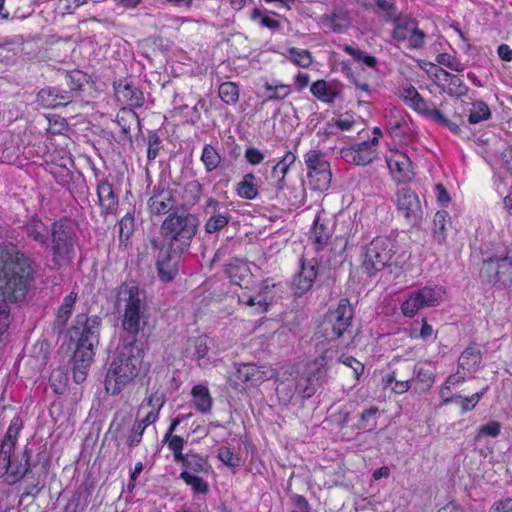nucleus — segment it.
Masks as SVG:
<instances>
[{
    "label": "nucleus",
    "mask_w": 512,
    "mask_h": 512,
    "mask_svg": "<svg viewBox=\"0 0 512 512\" xmlns=\"http://www.w3.org/2000/svg\"><path fill=\"white\" fill-rule=\"evenodd\" d=\"M36 274V263L13 243L0 245V301L26 298Z\"/></svg>",
    "instance_id": "f257e3e1"
},
{
    "label": "nucleus",
    "mask_w": 512,
    "mask_h": 512,
    "mask_svg": "<svg viewBox=\"0 0 512 512\" xmlns=\"http://www.w3.org/2000/svg\"><path fill=\"white\" fill-rule=\"evenodd\" d=\"M102 318L86 313L77 314L68 330L70 343L74 345L73 379L82 383L94 361L95 349L99 345Z\"/></svg>",
    "instance_id": "f03ea898"
},
{
    "label": "nucleus",
    "mask_w": 512,
    "mask_h": 512,
    "mask_svg": "<svg viewBox=\"0 0 512 512\" xmlns=\"http://www.w3.org/2000/svg\"><path fill=\"white\" fill-rule=\"evenodd\" d=\"M115 307L123 313L121 341L145 345L144 336H140L148 318L145 292L132 281L124 282L116 289Z\"/></svg>",
    "instance_id": "7ed1b4c3"
},
{
    "label": "nucleus",
    "mask_w": 512,
    "mask_h": 512,
    "mask_svg": "<svg viewBox=\"0 0 512 512\" xmlns=\"http://www.w3.org/2000/svg\"><path fill=\"white\" fill-rule=\"evenodd\" d=\"M144 346L121 341L105 376L107 394L119 395L138 376L144 359Z\"/></svg>",
    "instance_id": "20e7f679"
},
{
    "label": "nucleus",
    "mask_w": 512,
    "mask_h": 512,
    "mask_svg": "<svg viewBox=\"0 0 512 512\" xmlns=\"http://www.w3.org/2000/svg\"><path fill=\"white\" fill-rule=\"evenodd\" d=\"M48 236L49 242L44 248L49 249L52 263L57 267L72 264L79 241L73 221L68 217L53 221Z\"/></svg>",
    "instance_id": "39448f33"
},
{
    "label": "nucleus",
    "mask_w": 512,
    "mask_h": 512,
    "mask_svg": "<svg viewBox=\"0 0 512 512\" xmlns=\"http://www.w3.org/2000/svg\"><path fill=\"white\" fill-rule=\"evenodd\" d=\"M199 224V218L195 214L174 211L160 225V241L172 250L187 252L198 232Z\"/></svg>",
    "instance_id": "423d86ee"
},
{
    "label": "nucleus",
    "mask_w": 512,
    "mask_h": 512,
    "mask_svg": "<svg viewBox=\"0 0 512 512\" xmlns=\"http://www.w3.org/2000/svg\"><path fill=\"white\" fill-rule=\"evenodd\" d=\"M22 460L24 462L17 465L11 462L8 472L15 481L25 480L23 496L35 497L45 485L49 460L42 453H37L36 458L32 459L31 450L28 448H25Z\"/></svg>",
    "instance_id": "0eeeda50"
},
{
    "label": "nucleus",
    "mask_w": 512,
    "mask_h": 512,
    "mask_svg": "<svg viewBox=\"0 0 512 512\" xmlns=\"http://www.w3.org/2000/svg\"><path fill=\"white\" fill-rule=\"evenodd\" d=\"M397 251V242L391 236L375 237L364 247L362 254V268L364 272L373 277L388 267Z\"/></svg>",
    "instance_id": "6e6552de"
},
{
    "label": "nucleus",
    "mask_w": 512,
    "mask_h": 512,
    "mask_svg": "<svg viewBox=\"0 0 512 512\" xmlns=\"http://www.w3.org/2000/svg\"><path fill=\"white\" fill-rule=\"evenodd\" d=\"M482 279L500 287L512 285V244L483 261Z\"/></svg>",
    "instance_id": "1a4fd4ad"
},
{
    "label": "nucleus",
    "mask_w": 512,
    "mask_h": 512,
    "mask_svg": "<svg viewBox=\"0 0 512 512\" xmlns=\"http://www.w3.org/2000/svg\"><path fill=\"white\" fill-rule=\"evenodd\" d=\"M335 355V350L326 349L309 365L308 376L300 378L295 383V390L301 398L308 399L312 397L319 387L325 382L327 369Z\"/></svg>",
    "instance_id": "9d476101"
},
{
    "label": "nucleus",
    "mask_w": 512,
    "mask_h": 512,
    "mask_svg": "<svg viewBox=\"0 0 512 512\" xmlns=\"http://www.w3.org/2000/svg\"><path fill=\"white\" fill-rule=\"evenodd\" d=\"M354 318V307L349 299L339 300L337 307L330 311L323 323L322 329L328 341L337 340L345 334L352 336V322Z\"/></svg>",
    "instance_id": "9b49d317"
},
{
    "label": "nucleus",
    "mask_w": 512,
    "mask_h": 512,
    "mask_svg": "<svg viewBox=\"0 0 512 512\" xmlns=\"http://www.w3.org/2000/svg\"><path fill=\"white\" fill-rule=\"evenodd\" d=\"M150 244L151 248L157 252L155 267L158 278L164 283L172 282L179 273L180 259L185 252L178 249L172 250L158 238H152Z\"/></svg>",
    "instance_id": "f8f14e48"
},
{
    "label": "nucleus",
    "mask_w": 512,
    "mask_h": 512,
    "mask_svg": "<svg viewBox=\"0 0 512 512\" xmlns=\"http://www.w3.org/2000/svg\"><path fill=\"white\" fill-rule=\"evenodd\" d=\"M446 290L441 285H427L412 291L401 304V311L406 317H414L419 310L436 307L444 301Z\"/></svg>",
    "instance_id": "ddd939ff"
},
{
    "label": "nucleus",
    "mask_w": 512,
    "mask_h": 512,
    "mask_svg": "<svg viewBox=\"0 0 512 512\" xmlns=\"http://www.w3.org/2000/svg\"><path fill=\"white\" fill-rule=\"evenodd\" d=\"M309 185L313 190L326 191L331 184L332 172L325 154L311 149L304 155Z\"/></svg>",
    "instance_id": "4468645a"
},
{
    "label": "nucleus",
    "mask_w": 512,
    "mask_h": 512,
    "mask_svg": "<svg viewBox=\"0 0 512 512\" xmlns=\"http://www.w3.org/2000/svg\"><path fill=\"white\" fill-rule=\"evenodd\" d=\"M377 146L378 137H372L369 140L342 147L339 155L347 164L367 166L377 158Z\"/></svg>",
    "instance_id": "2eb2a0df"
},
{
    "label": "nucleus",
    "mask_w": 512,
    "mask_h": 512,
    "mask_svg": "<svg viewBox=\"0 0 512 512\" xmlns=\"http://www.w3.org/2000/svg\"><path fill=\"white\" fill-rule=\"evenodd\" d=\"M394 42L402 43L408 41V48L421 49L425 44L426 34L418 28V22L410 16H404L394 25L391 32Z\"/></svg>",
    "instance_id": "dca6fc26"
},
{
    "label": "nucleus",
    "mask_w": 512,
    "mask_h": 512,
    "mask_svg": "<svg viewBox=\"0 0 512 512\" xmlns=\"http://www.w3.org/2000/svg\"><path fill=\"white\" fill-rule=\"evenodd\" d=\"M398 211L412 227L418 226L423 219V209L419 196L409 187H403L396 192Z\"/></svg>",
    "instance_id": "f3484780"
},
{
    "label": "nucleus",
    "mask_w": 512,
    "mask_h": 512,
    "mask_svg": "<svg viewBox=\"0 0 512 512\" xmlns=\"http://www.w3.org/2000/svg\"><path fill=\"white\" fill-rule=\"evenodd\" d=\"M203 212L208 216L204 223L206 234L215 235L225 229L232 216L225 204L213 197H209L203 207Z\"/></svg>",
    "instance_id": "a211bd4d"
},
{
    "label": "nucleus",
    "mask_w": 512,
    "mask_h": 512,
    "mask_svg": "<svg viewBox=\"0 0 512 512\" xmlns=\"http://www.w3.org/2000/svg\"><path fill=\"white\" fill-rule=\"evenodd\" d=\"M318 266L316 258H300L299 271L292 280V290L296 296H302L312 289L318 275Z\"/></svg>",
    "instance_id": "6ab92c4d"
},
{
    "label": "nucleus",
    "mask_w": 512,
    "mask_h": 512,
    "mask_svg": "<svg viewBox=\"0 0 512 512\" xmlns=\"http://www.w3.org/2000/svg\"><path fill=\"white\" fill-rule=\"evenodd\" d=\"M22 427V419L19 416L13 417L4 439L0 441V474L8 473L9 467H11L12 452Z\"/></svg>",
    "instance_id": "aec40b11"
},
{
    "label": "nucleus",
    "mask_w": 512,
    "mask_h": 512,
    "mask_svg": "<svg viewBox=\"0 0 512 512\" xmlns=\"http://www.w3.org/2000/svg\"><path fill=\"white\" fill-rule=\"evenodd\" d=\"M276 284L271 279H265L258 283L255 287L252 285L249 290H253L254 293L243 292L239 295V301L250 307H257L259 313L268 311L269 300L271 299L270 294Z\"/></svg>",
    "instance_id": "412c9836"
},
{
    "label": "nucleus",
    "mask_w": 512,
    "mask_h": 512,
    "mask_svg": "<svg viewBox=\"0 0 512 512\" xmlns=\"http://www.w3.org/2000/svg\"><path fill=\"white\" fill-rule=\"evenodd\" d=\"M386 162L393 179L398 183L409 182L415 176L413 163L404 152L391 151L386 156Z\"/></svg>",
    "instance_id": "4be33fe9"
},
{
    "label": "nucleus",
    "mask_w": 512,
    "mask_h": 512,
    "mask_svg": "<svg viewBox=\"0 0 512 512\" xmlns=\"http://www.w3.org/2000/svg\"><path fill=\"white\" fill-rule=\"evenodd\" d=\"M236 371L230 381L233 382L234 387L240 384H247L254 386L268 380L271 374L263 367H259L252 363H241L235 365Z\"/></svg>",
    "instance_id": "5701e85b"
},
{
    "label": "nucleus",
    "mask_w": 512,
    "mask_h": 512,
    "mask_svg": "<svg viewBox=\"0 0 512 512\" xmlns=\"http://www.w3.org/2000/svg\"><path fill=\"white\" fill-rule=\"evenodd\" d=\"M36 102L43 108L57 109L73 102L72 93L62 86H46L36 96Z\"/></svg>",
    "instance_id": "b1692460"
},
{
    "label": "nucleus",
    "mask_w": 512,
    "mask_h": 512,
    "mask_svg": "<svg viewBox=\"0 0 512 512\" xmlns=\"http://www.w3.org/2000/svg\"><path fill=\"white\" fill-rule=\"evenodd\" d=\"M175 203L176 199L173 189L157 185L153 188L152 194L148 199V209L151 215H164L174 208Z\"/></svg>",
    "instance_id": "393cba45"
},
{
    "label": "nucleus",
    "mask_w": 512,
    "mask_h": 512,
    "mask_svg": "<svg viewBox=\"0 0 512 512\" xmlns=\"http://www.w3.org/2000/svg\"><path fill=\"white\" fill-rule=\"evenodd\" d=\"M332 234L331 221L317 214L309 232V241L314 246V250L316 252L322 251L328 245Z\"/></svg>",
    "instance_id": "a878e982"
},
{
    "label": "nucleus",
    "mask_w": 512,
    "mask_h": 512,
    "mask_svg": "<svg viewBox=\"0 0 512 512\" xmlns=\"http://www.w3.org/2000/svg\"><path fill=\"white\" fill-rule=\"evenodd\" d=\"M411 379L414 385V391L417 393H425L429 391L435 383V367L428 361L418 362L414 365Z\"/></svg>",
    "instance_id": "bb28decb"
},
{
    "label": "nucleus",
    "mask_w": 512,
    "mask_h": 512,
    "mask_svg": "<svg viewBox=\"0 0 512 512\" xmlns=\"http://www.w3.org/2000/svg\"><path fill=\"white\" fill-rule=\"evenodd\" d=\"M226 273L233 284L239 285L242 289L249 290L254 284L253 274L248 264L238 258L232 259L226 265Z\"/></svg>",
    "instance_id": "cd10ccee"
},
{
    "label": "nucleus",
    "mask_w": 512,
    "mask_h": 512,
    "mask_svg": "<svg viewBox=\"0 0 512 512\" xmlns=\"http://www.w3.org/2000/svg\"><path fill=\"white\" fill-rule=\"evenodd\" d=\"M96 194L101 215L108 216L115 214L118 209V195L113 185L108 180H101L96 185Z\"/></svg>",
    "instance_id": "c85d7f7f"
},
{
    "label": "nucleus",
    "mask_w": 512,
    "mask_h": 512,
    "mask_svg": "<svg viewBox=\"0 0 512 512\" xmlns=\"http://www.w3.org/2000/svg\"><path fill=\"white\" fill-rule=\"evenodd\" d=\"M114 89L118 101L135 108L143 106L145 102L144 94L142 90L133 85L131 81L125 79L114 82Z\"/></svg>",
    "instance_id": "c756f323"
},
{
    "label": "nucleus",
    "mask_w": 512,
    "mask_h": 512,
    "mask_svg": "<svg viewBox=\"0 0 512 512\" xmlns=\"http://www.w3.org/2000/svg\"><path fill=\"white\" fill-rule=\"evenodd\" d=\"M21 229L29 239L38 243L41 247L48 244L49 229L47 230L46 225L37 213L27 217L26 220H24Z\"/></svg>",
    "instance_id": "7c9ffc66"
},
{
    "label": "nucleus",
    "mask_w": 512,
    "mask_h": 512,
    "mask_svg": "<svg viewBox=\"0 0 512 512\" xmlns=\"http://www.w3.org/2000/svg\"><path fill=\"white\" fill-rule=\"evenodd\" d=\"M320 21L325 28L334 33H343L351 25L348 10L340 6H335L330 13L323 14Z\"/></svg>",
    "instance_id": "2f4dec72"
},
{
    "label": "nucleus",
    "mask_w": 512,
    "mask_h": 512,
    "mask_svg": "<svg viewBox=\"0 0 512 512\" xmlns=\"http://www.w3.org/2000/svg\"><path fill=\"white\" fill-rule=\"evenodd\" d=\"M65 84L68 87L67 92L72 93V100L85 90V86L90 84L91 77L87 73L79 69H73L64 72Z\"/></svg>",
    "instance_id": "473e14b6"
},
{
    "label": "nucleus",
    "mask_w": 512,
    "mask_h": 512,
    "mask_svg": "<svg viewBox=\"0 0 512 512\" xmlns=\"http://www.w3.org/2000/svg\"><path fill=\"white\" fill-rule=\"evenodd\" d=\"M481 361V350L476 344H471L461 353L458 360V368L471 374L478 370Z\"/></svg>",
    "instance_id": "72a5a7b5"
},
{
    "label": "nucleus",
    "mask_w": 512,
    "mask_h": 512,
    "mask_svg": "<svg viewBox=\"0 0 512 512\" xmlns=\"http://www.w3.org/2000/svg\"><path fill=\"white\" fill-rule=\"evenodd\" d=\"M296 160L295 154L291 151L286 152V154L273 166L271 177L275 179L274 186L277 190H281L285 186V177L289 171L291 165L294 164Z\"/></svg>",
    "instance_id": "f704fd0d"
},
{
    "label": "nucleus",
    "mask_w": 512,
    "mask_h": 512,
    "mask_svg": "<svg viewBox=\"0 0 512 512\" xmlns=\"http://www.w3.org/2000/svg\"><path fill=\"white\" fill-rule=\"evenodd\" d=\"M451 227V218L447 211L441 210L435 213L433 219L432 234L434 240L442 245L446 242L448 228Z\"/></svg>",
    "instance_id": "c9c22d12"
},
{
    "label": "nucleus",
    "mask_w": 512,
    "mask_h": 512,
    "mask_svg": "<svg viewBox=\"0 0 512 512\" xmlns=\"http://www.w3.org/2000/svg\"><path fill=\"white\" fill-rule=\"evenodd\" d=\"M191 396L192 402L199 412L206 414L211 411L213 399L207 386L202 384L193 386Z\"/></svg>",
    "instance_id": "e433bc0d"
},
{
    "label": "nucleus",
    "mask_w": 512,
    "mask_h": 512,
    "mask_svg": "<svg viewBox=\"0 0 512 512\" xmlns=\"http://www.w3.org/2000/svg\"><path fill=\"white\" fill-rule=\"evenodd\" d=\"M440 75L444 77L445 81L449 82L447 93L450 96L461 97L467 94L468 87L464 84L459 76L454 75L443 68H437L434 76L435 78H439Z\"/></svg>",
    "instance_id": "4c0bfd02"
},
{
    "label": "nucleus",
    "mask_w": 512,
    "mask_h": 512,
    "mask_svg": "<svg viewBox=\"0 0 512 512\" xmlns=\"http://www.w3.org/2000/svg\"><path fill=\"white\" fill-rule=\"evenodd\" d=\"M236 192L239 197L246 199V200H253L255 199L259 192H258V182L257 178L253 173H246L241 181L237 183L236 186Z\"/></svg>",
    "instance_id": "58836bf2"
},
{
    "label": "nucleus",
    "mask_w": 512,
    "mask_h": 512,
    "mask_svg": "<svg viewBox=\"0 0 512 512\" xmlns=\"http://www.w3.org/2000/svg\"><path fill=\"white\" fill-rule=\"evenodd\" d=\"M200 160L205 167V171L211 173L221 167L223 158L215 146L204 144Z\"/></svg>",
    "instance_id": "ea45409f"
},
{
    "label": "nucleus",
    "mask_w": 512,
    "mask_h": 512,
    "mask_svg": "<svg viewBox=\"0 0 512 512\" xmlns=\"http://www.w3.org/2000/svg\"><path fill=\"white\" fill-rule=\"evenodd\" d=\"M211 465L208 458L197 453L189 452V458L183 468V471H188L195 475H207L211 471Z\"/></svg>",
    "instance_id": "a19ab883"
},
{
    "label": "nucleus",
    "mask_w": 512,
    "mask_h": 512,
    "mask_svg": "<svg viewBox=\"0 0 512 512\" xmlns=\"http://www.w3.org/2000/svg\"><path fill=\"white\" fill-rule=\"evenodd\" d=\"M263 88L267 94L264 102L283 100L288 97L291 92L289 85L280 84L275 80L272 82H265Z\"/></svg>",
    "instance_id": "79ce46f5"
},
{
    "label": "nucleus",
    "mask_w": 512,
    "mask_h": 512,
    "mask_svg": "<svg viewBox=\"0 0 512 512\" xmlns=\"http://www.w3.org/2000/svg\"><path fill=\"white\" fill-rule=\"evenodd\" d=\"M66 188L75 199H86L89 194V188L87 186L86 179L80 171L75 173L74 177L66 186Z\"/></svg>",
    "instance_id": "37998d69"
},
{
    "label": "nucleus",
    "mask_w": 512,
    "mask_h": 512,
    "mask_svg": "<svg viewBox=\"0 0 512 512\" xmlns=\"http://www.w3.org/2000/svg\"><path fill=\"white\" fill-rule=\"evenodd\" d=\"M119 243L125 245L135 230V217L131 212H127L118 222Z\"/></svg>",
    "instance_id": "c03bdc74"
},
{
    "label": "nucleus",
    "mask_w": 512,
    "mask_h": 512,
    "mask_svg": "<svg viewBox=\"0 0 512 512\" xmlns=\"http://www.w3.org/2000/svg\"><path fill=\"white\" fill-rule=\"evenodd\" d=\"M310 91L314 97L328 104H332L336 98V93L328 87L325 80L314 82Z\"/></svg>",
    "instance_id": "a18cd8bd"
},
{
    "label": "nucleus",
    "mask_w": 512,
    "mask_h": 512,
    "mask_svg": "<svg viewBox=\"0 0 512 512\" xmlns=\"http://www.w3.org/2000/svg\"><path fill=\"white\" fill-rule=\"evenodd\" d=\"M180 479L189 485L195 494H207L209 492L208 483L199 475L182 471L180 473Z\"/></svg>",
    "instance_id": "49530a36"
},
{
    "label": "nucleus",
    "mask_w": 512,
    "mask_h": 512,
    "mask_svg": "<svg viewBox=\"0 0 512 512\" xmlns=\"http://www.w3.org/2000/svg\"><path fill=\"white\" fill-rule=\"evenodd\" d=\"M218 95L227 105H235L239 100V87L234 82H224L218 88Z\"/></svg>",
    "instance_id": "de8ad7c7"
},
{
    "label": "nucleus",
    "mask_w": 512,
    "mask_h": 512,
    "mask_svg": "<svg viewBox=\"0 0 512 512\" xmlns=\"http://www.w3.org/2000/svg\"><path fill=\"white\" fill-rule=\"evenodd\" d=\"M203 193V186L198 180H191L184 185V200L189 206L199 202Z\"/></svg>",
    "instance_id": "09e8293b"
},
{
    "label": "nucleus",
    "mask_w": 512,
    "mask_h": 512,
    "mask_svg": "<svg viewBox=\"0 0 512 512\" xmlns=\"http://www.w3.org/2000/svg\"><path fill=\"white\" fill-rule=\"evenodd\" d=\"M472 106L473 108L468 117L470 124H477L491 117V111L484 101L477 100L473 102Z\"/></svg>",
    "instance_id": "8fccbe9b"
},
{
    "label": "nucleus",
    "mask_w": 512,
    "mask_h": 512,
    "mask_svg": "<svg viewBox=\"0 0 512 512\" xmlns=\"http://www.w3.org/2000/svg\"><path fill=\"white\" fill-rule=\"evenodd\" d=\"M77 300V293L70 292L64 297L62 304L58 308L57 321L60 324H65L72 314L73 307Z\"/></svg>",
    "instance_id": "3c124183"
},
{
    "label": "nucleus",
    "mask_w": 512,
    "mask_h": 512,
    "mask_svg": "<svg viewBox=\"0 0 512 512\" xmlns=\"http://www.w3.org/2000/svg\"><path fill=\"white\" fill-rule=\"evenodd\" d=\"M409 106L417 113L430 120L434 119V113L439 112L434 103L428 102L421 95L417 96V99H415L413 103H409Z\"/></svg>",
    "instance_id": "603ef678"
},
{
    "label": "nucleus",
    "mask_w": 512,
    "mask_h": 512,
    "mask_svg": "<svg viewBox=\"0 0 512 512\" xmlns=\"http://www.w3.org/2000/svg\"><path fill=\"white\" fill-rule=\"evenodd\" d=\"M188 343H189L188 350H190L191 358L196 359V360L205 358V356L207 355V353L209 351V346H208L206 337L200 336V337L192 338V339H189Z\"/></svg>",
    "instance_id": "864d4df0"
},
{
    "label": "nucleus",
    "mask_w": 512,
    "mask_h": 512,
    "mask_svg": "<svg viewBox=\"0 0 512 512\" xmlns=\"http://www.w3.org/2000/svg\"><path fill=\"white\" fill-rule=\"evenodd\" d=\"M287 58L295 65L303 68H307L312 64V55L310 51L306 49L292 47L288 49Z\"/></svg>",
    "instance_id": "5fc2aeb1"
},
{
    "label": "nucleus",
    "mask_w": 512,
    "mask_h": 512,
    "mask_svg": "<svg viewBox=\"0 0 512 512\" xmlns=\"http://www.w3.org/2000/svg\"><path fill=\"white\" fill-rule=\"evenodd\" d=\"M343 51L350 55L355 61L362 62L366 66L370 68L376 67L378 60L376 57L362 51L360 49L354 48L350 45H344Z\"/></svg>",
    "instance_id": "6e6d98bb"
},
{
    "label": "nucleus",
    "mask_w": 512,
    "mask_h": 512,
    "mask_svg": "<svg viewBox=\"0 0 512 512\" xmlns=\"http://www.w3.org/2000/svg\"><path fill=\"white\" fill-rule=\"evenodd\" d=\"M501 424L498 421H490L487 424L481 425L478 428L477 434L475 436V441L479 442L483 437H491L496 438L501 433Z\"/></svg>",
    "instance_id": "4d7b16f0"
},
{
    "label": "nucleus",
    "mask_w": 512,
    "mask_h": 512,
    "mask_svg": "<svg viewBox=\"0 0 512 512\" xmlns=\"http://www.w3.org/2000/svg\"><path fill=\"white\" fill-rule=\"evenodd\" d=\"M378 413L377 407H370L364 410L360 415V423L358 424V428L365 431H372L376 428V420L375 416Z\"/></svg>",
    "instance_id": "13d9d810"
},
{
    "label": "nucleus",
    "mask_w": 512,
    "mask_h": 512,
    "mask_svg": "<svg viewBox=\"0 0 512 512\" xmlns=\"http://www.w3.org/2000/svg\"><path fill=\"white\" fill-rule=\"evenodd\" d=\"M218 459L230 468H236L241 465V458L236 455L229 447L222 446L218 450Z\"/></svg>",
    "instance_id": "bf43d9fd"
},
{
    "label": "nucleus",
    "mask_w": 512,
    "mask_h": 512,
    "mask_svg": "<svg viewBox=\"0 0 512 512\" xmlns=\"http://www.w3.org/2000/svg\"><path fill=\"white\" fill-rule=\"evenodd\" d=\"M251 19L253 21H258L262 27H266L271 30H277L280 28V22L278 20L270 18L258 8H254L252 10Z\"/></svg>",
    "instance_id": "052dcab7"
},
{
    "label": "nucleus",
    "mask_w": 512,
    "mask_h": 512,
    "mask_svg": "<svg viewBox=\"0 0 512 512\" xmlns=\"http://www.w3.org/2000/svg\"><path fill=\"white\" fill-rule=\"evenodd\" d=\"M134 121L139 122V118L133 111H122L116 118V123L120 126L121 132L124 134H131V123Z\"/></svg>",
    "instance_id": "680f3d73"
},
{
    "label": "nucleus",
    "mask_w": 512,
    "mask_h": 512,
    "mask_svg": "<svg viewBox=\"0 0 512 512\" xmlns=\"http://www.w3.org/2000/svg\"><path fill=\"white\" fill-rule=\"evenodd\" d=\"M144 430L136 422L133 423L131 429L126 434V445L132 449L140 445Z\"/></svg>",
    "instance_id": "e2e57ef3"
},
{
    "label": "nucleus",
    "mask_w": 512,
    "mask_h": 512,
    "mask_svg": "<svg viewBox=\"0 0 512 512\" xmlns=\"http://www.w3.org/2000/svg\"><path fill=\"white\" fill-rule=\"evenodd\" d=\"M161 149V139L156 131L148 132L147 158L149 161L156 159Z\"/></svg>",
    "instance_id": "0e129e2a"
},
{
    "label": "nucleus",
    "mask_w": 512,
    "mask_h": 512,
    "mask_svg": "<svg viewBox=\"0 0 512 512\" xmlns=\"http://www.w3.org/2000/svg\"><path fill=\"white\" fill-rule=\"evenodd\" d=\"M438 64L443 65L453 71L461 72L464 70L463 65L452 55L448 53H440L436 57Z\"/></svg>",
    "instance_id": "69168bd1"
},
{
    "label": "nucleus",
    "mask_w": 512,
    "mask_h": 512,
    "mask_svg": "<svg viewBox=\"0 0 512 512\" xmlns=\"http://www.w3.org/2000/svg\"><path fill=\"white\" fill-rule=\"evenodd\" d=\"M432 121L445 127L455 135H461L462 129L460 126L449 120L440 110L438 113H434V119Z\"/></svg>",
    "instance_id": "338daca9"
},
{
    "label": "nucleus",
    "mask_w": 512,
    "mask_h": 512,
    "mask_svg": "<svg viewBox=\"0 0 512 512\" xmlns=\"http://www.w3.org/2000/svg\"><path fill=\"white\" fill-rule=\"evenodd\" d=\"M75 173L76 172H73L64 166H60L53 172V176L59 185L66 187L74 177Z\"/></svg>",
    "instance_id": "774afa93"
}]
</instances>
